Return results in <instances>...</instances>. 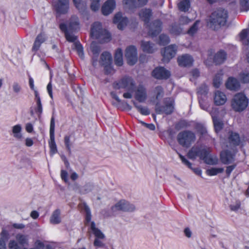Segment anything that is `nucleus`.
<instances>
[{
	"instance_id": "nucleus-1",
	"label": "nucleus",
	"mask_w": 249,
	"mask_h": 249,
	"mask_svg": "<svg viewBox=\"0 0 249 249\" xmlns=\"http://www.w3.org/2000/svg\"><path fill=\"white\" fill-rule=\"evenodd\" d=\"M90 35L93 38L98 39L101 42H108L110 39L109 33L99 22H95L92 25Z\"/></svg>"
},
{
	"instance_id": "nucleus-2",
	"label": "nucleus",
	"mask_w": 249,
	"mask_h": 249,
	"mask_svg": "<svg viewBox=\"0 0 249 249\" xmlns=\"http://www.w3.org/2000/svg\"><path fill=\"white\" fill-rule=\"evenodd\" d=\"M248 99L243 93H237L231 100V106L232 109L237 112L244 110L248 105Z\"/></svg>"
},
{
	"instance_id": "nucleus-3",
	"label": "nucleus",
	"mask_w": 249,
	"mask_h": 249,
	"mask_svg": "<svg viewBox=\"0 0 249 249\" xmlns=\"http://www.w3.org/2000/svg\"><path fill=\"white\" fill-rule=\"evenodd\" d=\"M177 140L182 146L189 147L195 141L196 136L190 131H184L178 134Z\"/></svg>"
},
{
	"instance_id": "nucleus-4",
	"label": "nucleus",
	"mask_w": 249,
	"mask_h": 249,
	"mask_svg": "<svg viewBox=\"0 0 249 249\" xmlns=\"http://www.w3.org/2000/svg\"><path fill=\"white\" fill-rule=\"evenodd\" d=\"M135 86L133 79L128 76H124L113 84L115 89H123L127 91H133Z\"/></svg>"
},
{
	"instance_id": "nucleus-5",
	"label": "nucleus",
	"mask_w": 249,
	"mask_h": 249,
	"mask_svg": "<svg viewBox=\"0 0 249 249\" xmlns=\"http://www.w3.org/2000/svg\"><path fill=\"white\" fill-rule=\"evenodd\" d=\"M227 11L220 9L212 14L211 17V23L215 26H224L227 22Z\"/></svg>"
},
{
	"instance_id": "nucleus-6",
	"label": "nucleus",
	"mask_w": 249,
	"mask_h": 249,
	"mask_svg": "<svg viewBox=\"0 0 249 249\" xmlns=\"http://www.w3.org/2000/svg\"><path fill=\"white\" fill-rule=\"evenodd\" d=\"M164 106L160 107L158 105L155 107L156 112L158 114L165 113L170 114L172 113L174 109V100L171 98H166L164 99Z\"/></svg>"
},
{
	"instance_id": "nucleus-7",
	"label": "nucleus",
	"mask_w": 249,
	"mask_h": 249,
	"mask_svg": "<svg viewBox=\"0 0 249 249\" xmlns=\"http://www.w3.org/2000/svg\"><path fill=\"white\" fill-rule=\"evenodd\" d=\"M125 56L129 65H134L138 60L137 51L136 47L134 46H130L127 47L125 51Z\"/></svg>"
},
{
	"instance_id": "nucleus-8",
	"label": "nucleus",
	"mask_w": 249,
	"mask_h": 249,
	"mask_svg": "<svg viewBox=\"0 0 249 249\" xmlns=\"http://www.w3.org/2000/svg\"><path fill=\"white\" fill-rule=\"evenodd\" d=\"M54 127L55 123L53 118L51 119L50 127V141L49 145L50 148V154L53 155L55 154L57 151V147L54 140Z\"/></svg>"
},
{
	"instance_id": "nucleus-9",
	"label": "nucleus",
	"mask_w": 249,
	"mask_h": 249,
	"mask_svg": "<svg viewBox=\"0 0 249 249\" xmlns=\"http://www.w3.org/2000/svg\"><path fill=\"white\" fill-rule=\"evenodd\" d=\"M111 61V54L108 52H104L101 55V60L99 63L105 66L106 72L108 74H111L114 72V70L111 66L109 65Z\"/></svg>"
},
{
	"instance_id": "nucleus-10",
	"label": "nucleus",
	"mask_w": 249,
	"mask_h": 249,
	"mask_svg": "<svg viewBox=\"0 0 249 249\" xmlns=\"http://www.w3.org/2000/svg\"><path fill=\"white\" fill-rule=\"evenodd\" d=\"M112 209L114 211L121 210L126 212H133L135 210V207L134 205L130 204L125 200H121L115 204Z\"/></svg>"
},
{
	"instance_id": "nucleus-11",
	"label": "nucleus",
	"mask_w": 249,
	"mask_h": 249,
	"mask_svg": "<svg viewBox=\"0 0 249 249\" xmlns=\"http://www.w3.org/2000/svg\"><path fill=\"white\" fill-rule=\"evenodd\" d=\"M177 49V46L175 45H172L165 48L163 52H162L163 62L167 63L174 57L176 53Z\"/></svg>"
},
{
	"instance_id": "nucleus-12",
	"label": "nucleus",
	"mask_w": 249,
	"mask_h": 249,
	"mask_svg": "<svg viewBox=\"0 0 249 249\" xmlns=\"http://www.w3.org/2000/svg\"><path fill=\"white\" fill-rule=\"evenodd\" d=\"M206 150H207L201 147L193 146L188 152V157L193 160L196 159L197 157L201 160L206 153Z\"/></svg>"
},
{
	"instance_id": "nucleus-13",
	"label": "nucleus",
	"mask_w": 249,
	"mask_h": 249,
	"mask_svg": "<svg viewBox=\"0 0 249 249\" xmlns=\"http://www.w3.org/2000/svg\"><path fill=\"white\" fill-rule=\"evenodd\" d=\"M134 96L135 99L139 102H145L147 98L146 88L143 86H139L135 90Z\"/></svg>"
},
{
	"instance_id": "nucleus-14",
	"label": "nucleus",
	"mask_w": 249,
	"mask_h": 249,
	"mask_svg": "<svg viewBox=\"0 0 249 249\" xmlns=\"http://www.w3.org/2000/svg\"><path fill=\"white\" fill-rule=\"evenodd\" d=\"M170 75V72L163 67L156 68L152 72V75L159 79H167Z\"/></svg>"
},
{
	"instance_id": "nucleus-15",
	"label": "nucleus",
	"mask_w": 249,
	"mask_h": 249,
	"mask_svg": "<svg viewBox=\"0 0 249 249\" xmlns=\"http://www.w3.org/2000/svg\"><path fill=\"white\" fill-rule=\"evenodd\" d=\"M115 6L116 2L114 0H107L102 6L103 14L105 16L110 14L115 9Z\"/></svg>"
},
{
	"instance_id": "nucleus-16",
	"label": "nucleus",
	"mask_w": 249,
	"mask_h": 249,
	"mask_svg": "<svg viewBox=\"0 0 249 249\" xmlns=\"http://www.w3.org/2000/svg\"><path fill=\"white\" fill-rule=\"evenodd\" d=\"M161 30V23L160 20H155L152 22L149 28V34L154 36L160 33Z\"/></svg>"
},
{
	"instance_id": "nucleus-17",
	"label": "nucleus",
	"mask_w": 249,
	"mask_h": 249,
	"mask_svg": "<svg viewBox=\"0 0 249 249\" xmlns=\"http://www.w3.org/2000/svg\"><path fill=\"white\" fill-rule=\"evenodd\" d=\"M113 22L115 24H117L118 29L122 30L126 25L127 19L125 17H123L122 13H118L115 15Z\"/></svg>"
},
{
	"instance_id": "nucleus-18",
	"label": "nucleus",
	"mask_w": 249,
	"mask_h": 249,
	"mask_svg": "<svg viewBox=\"0 0 249 249\" xmlns=\"http://www.w3.org/2000/svg\"><path fill=\"white\" fill-rule=\"evenodd\" d=\"M178 65L180 66H191L194 62V59L189 54H183L178 57Z\"/></svg>"
},
{
	"instance_id": "nucleus-19",
	"label": "nucleus",
	"mask_w": 249,
	"mask_h": 249,
	"mask_svg": "<svg viewBox=\"0 0 249 249\" xmlns=\"http://www.w3.org/2000/svg\"><path fill=\"white\" fill-rule=\"evenodd\" d=\"M214 103L216 106L224 105L227 101V99L226 95L219 90H216L214 94Z\"/></svg>"
},
{
	"instance_id": "nucleus-20",
	"label": "nucleus",
	"mask_w": 249,
	"mask_h": 249,
	"mask_svg": "<svg viewBox=\"0 0 249 249\" xmlns=\"http://www.w3.org/2000/svg\"><path fill=\"white\" fill-rule=\"evenodd\" d=\"M220 159L224 164H229L234 160V154L227 150L223 151L220 154Z\"/></svg>"
},
{
	"instance_id": "nucleus-21",
	"label": "nucleus",
	"mask_w": 249,
	"mask_h": 249,
	"mask_svg": "<svg viewBox=\"0 0 249 249\" xmlns=\"http://www.w3.org/2000/svg\"><path fill=\"white\" fill-rule=\"evenodd\" d=\"M154 94L155 98L153 100V102L155 104L156 106L160 105V101L163 97L164 95V91L163 88L160 86H158L154 89Z\"/></svg>"
},
{
	"instance_id": "nucleus-22",
	"label": "nucleus",
	"mask_w": 249,
	"mask_h": 249,
	"mask_svg": "<svg viewBox=\"0 0 249 249\" xmlns=\"http://www.w3.org/2000/svg\"><path fill=\"white\" fill-rule=\"evenodd\" d=\"M226 86L230 90H237L239 89L240 85L236 79L230 77L226 83Z\"/></svg>"
},
{
	"instance_id": "nucleus-23",
	"label": "nucleus",
	"mask_w": 249,
	"mask_h": 249,
	"mask_svg": "<svg viewBox=\"0 0 249 249\" xmlns=\"http://www.w3.org/2000/svg\"><path fill=\"white\" fill-rule=\"evenodd\" d=\"M12 135L18 140H22L23 138L22 134V126L20 124H17L13 126L11 128Z\"/></svg>"
},
{
	"instance_id": "nucleus-24",
	"label": "nucleus",
	"mask_w": 249,
	"mask_h": 249,
	"mask_svg": "<svg viewBox=\"0 0 249 249\" xmlns=\"http://www.w3.org/2000/svg\"><path fill=\"white\" fill-rule=\"evenodd\" d=\"M66 26L69 30L75 31L78 30L80 28V25L78 18L76 16H72Z\"/></svg>"
},
{
	"instance_id": "nucleus-25",
	"label": "nucleus",
	"mask_w": 249,
	"mask_h": 249,
	"mask_svg": "<svg viewBox=\"0 0 249 249\" xmlns=\"http://www.w3.org/2000/svg\"><path fill=\"white\" fill-rule=\"evenodd\" d=\"M90 50L92 53V64L95 66L97 62V58L100 49L95 43L92 42L90 45Z\"/></svg>"
},
{
	"instance_id": "nucleus-26",
	"label": "nucleus",
	"mask_w": 249,
	"mask_h": 249,
	"mask_svg": "<svg viewBox=\"0 0 249 249\" xmlns=\"http://www.w3.org/2000/svg\"><path fill=\"white\" fill-rule=\"evenodd\" d=\"M60 28L62 31L65 33V37L68 41L73 42L76 39V37L70 33L71 31L67 29L66 24L64 23L61 24Z\"/></svg>"
},
{
	"instance_id": "nucleus-27",
	"label": "nucleus",
	"mask_w": 249,
	"mask_h": 249,
	"mask_svg": "<svg viewBox=\"0 0 249 249\" xmlns=\"http://www.w3.org/2000/svg\"><path fill=\"white\" fill-rule=\"evenodd\" d=\"M57 11L58 13L64 14L67 12L69 9L68 0H58Z\"/></svg>"
},
{
	"instance_id": "nucleus-28",
	"label": "nucleus",
	"mask_w": 249,
	"mask_h": 249,
	"mask_svg": "<svg viewBox=\"0 0 249 249\" xmlns=\"http://www.w3.org/2000/svg\"><path fill=\"white\" fill-rule=\"evenodd\" d=\"M240 41L249 47V28L243 30L239 35Z\"/></svg>"
},
{
	"instance_id": "nucleus-29",
	"label": "nucleus",
	"mask_w": 249,
	"mask_h": 249,
	"mask_svg": "<svg viewBox=\"0 0 249 249\" xmlns=\"http://www.w3.org/2000/svg\"><path fill=\"white\" fill-rule=\"evenodd\" d=\"M61 211L60 209L54 210L52 213L50 218V222L53 224H58L61 221Z\"/></svg>"
},
{
	"instance_id": "nucleus-30",
	"label": "nucleus",
	"mask_w": 249,
	"mask_h": 249,
	"mask_svg": "<svg viewBox=\"0 0 249 249\" xmlns=\"http://www.w3.org/2000/svg\"><path fill=\"white\" fill-rule=\"evenodd\" d=\"M90 229L92 233L95 236V238H99L100 239H104L105 238V234L96 227L94 222L91 223Z\"/></svg>"
},
{
	"instance_id": "nucleus-31",
	"label": "nucleus",
	"mask_w": 249,
	"mask_h": 249,
	"mask_svg": "<svg viewBox=\"0 0 249 249\" xmlns=\"http://www.w3.org/2000/svg\"><path fill=\"white\" fill-rule=\"evenodd\" d=\"M201 160H203L207 164L215 165L218 162V159L215 156H212L209 155L208 151L206 150V153L204 155L203 157Z\"/></svg>"
},
{
	"instance_id": "nucleus-32",
	"label": "nucleus",
	"mask_w": 249,
	"mask_h": 249,
	"mask_svg": "<svg viewBox=\"0 0 249 249\" xmlns=\"http://www.w3.org/2000/svg\"><path fill=\"white\" fill-rule=\"evenodd\" d=\"M9 238V233L7 231L2 230L0 234V249H6V242Z\"/></svg>"
},
{
	"instance_id": "nucleus-33",
	"label": "nucleus",
	"mask_w": 249,
	"mask_h": 249,
	"mask_svg": "<svg viewBox=\"0 0 249 249\" xmlns=\"http://www.w3.org/2000/svg\"><path fill=\"white\" fill-rule=\"evenodd\" d=\"M141 47L144 52L148 53H153L156 50L154 45L149 41H142Z\"/></svg>"
},
{
	"instance_id": "nucleus-34",
	"label": "nucleus",
	"mask_w": 249,
	"mask_h": 249,
	"mask_svg": "<svg viewBox=\"0 0 249 249\" xmlns=\"http://www.w3.org/2000/svg\"><path fill=\"white\" fill-rule=\"evenodd\" d=\"M151 16V11L149 9H142L139 13L140 18L145 23L148 22Z\"/></svg>"
},
{
	"instance_id": "nucleus-35",
	"label": "nucleus",
	"mask_w": 249,
	"mask_h": 249,
	"mask_svg": "<svg viewBox=\"0 0 249 249\" xmlns=\"http://www.w3.org/2000/svg\"><path fill=\"white\" fill-rule=\"evenodd\" d=\"M46 39L45 36L43 34L38 35L36 38L33 50L37 51L39 48L41 44L45 41Z\"/></svg>"
},
{
	"instance_id": "nucleus-36",
	"label": "nucleus",
	"mask_w": 249,
	"mask_h": 249,
	"mask_svg": "<svg viewBox=\"0 0 249 249\" xmlns=\"http://www.w3.org/2000/svg\"><path fill=\"white\" fill-rule=\"evenodd\" d=\"M178 154L182 163H183L185 165L187 166L190 169H192L196 175H201L202 171L199 168H192V164L184 156H183L179 153H178Z\"/></svg>"
},
{
	"instance_id": "nucleus-37",
	"label": "nucleus",
	"mask_w": 249,
	"mask_h": 249,
	"mask_svg": "<svg viewBox=\"0 0 249 249\" xmlns=\"http://www.w3.org/2000/svg\"><path fill=\"white\" fill-rule=\"evenodd\" d=\"M230 146L238 145L239 144L240 140L238 134L231 132L229 138Z\"/></svg>"
},
{
	"instance_id": "nucleus-38",
	"label": "nucleus",
	"mask_w": 249,
	"mask_h": 249,
	"mask_svg": "<svg viewBox=\"0 0 249 249\" xmlns=\"http://www.w3.org/2000/svg\"><path fill=\"white\" fill-rule=\"evenodd\" d=\"M210 114L212 117L213 125L214 127L216 133H218L220 131L223 127V123L221 121L218 119L213 113L211 112Z\"/></svg>"
},
{
	"instance_id": "nucleus-39",
	"label": "nucleus",
	"mask_w": 249,
	"mask_h": 249,
	"mask_svg": "<svg viewBox=\"0 0 249 249\" xmlns=\"http://www.w3.org/2000/svg\"><path fill=\"white\" fill-rule=\"evenodd\" d=\"M115 62L118 66H121L123 64V52L121 49H118L116 51Z\"/></svg>"
},
{
	"instance_id": "nucleus-40",
	"label": "nucleus",
	"mask_w": 249,
	"mask_h": 249,
	"mask_svg": "<svg viewBox=\"0 0 249 249\" xmlns=\"http://www.w3.org/2000/svg\"><path fill=\"white\" fill-rule=\"evenodd\" d=\"M134 107L137 108L138 111L142 115H148L150 114V111L146 107H143L141 105H139L135 101H133Z\"/></svg>"
},
{
	"instance_id": "nucleus-41",
	"label": "nucleus",
	"mask_w": 249,
	"mask_h": 249,
	"mask_svg": "<svg viewBox=\"0 0 249 249\" xmlns=\"http://www.w3.org/2000/svg\"><path fill=\"white\" fill-rule=\"evenodd\" d=\"M16 239L19 246L27 245L28 243V237L27 235L22 234H18L16 236Z\"/></svg>"
},
{
	"instance_id": "nucleus-42",
	"label": "nucleus",
	"mask_w": 249,
	"mask_h": 249,
	"mask_svg": "<svg viewBox=\"0 0 249 249\" xmlns=\"http://www.w3.org/2000/svg\"><path fill=\"white\" fill-rule=\"evenodd\" d=\"M35 100L36 102V112L38 114V116H40L42 111V106L40 98L39 97V94L36 93L35 96Z\"/></svg>"
},
{
	"instance_id": "nucleus-43",
	"label": "nucleus",
	"mask_w": 249,
	"mask_h": 249,
	"mask_svg": "<svg viewBox=\"0 0 249 249\" xmlns=\"http://www.w3.org/2000/svg\"><path fill=\"white\" fill-rule=\"evenodd\" d=\"M225 59V53L224 51H219L215 55L213 60L216 64H221Z\"/></svg>"
},
{
	"instance_id": "nucleus-44",
	"label": "nucleus",
	"mask_w": 249,
	"mask_h": 249,
	"mask_svg": "<svg viewBox=\"0 0 249 249\" xmlns=\"http://www.w3.org/2000/svg\"><path fill=\"white\" fill-rule=\"evenodd\" d=\"M224 171L223 168H211L206 170V173L209 176H213L221 173Z\"/></svg>"
},
{
	"instance_id": "nucleus-45",
	"label": "nucleus",
	"mask_w": 249,
	"mask_h": 249,
	"mask_svg": "<svg viewBox=\"0 0 249 249\" xmlns=\"http://www.w3.org/2000/svg\"><path fill=\"white\" fill-rule=\"evenodd\" d=\"M190 3L189 0H183L178 5V8L182 11H187L190 8Z\"/></svg>"
},
{
	"instance_id": "nucleus-46",
	"label": "nucleus",
	"mask_w": 249,
	"mask_h": 249,
	"mask_svg": "<svg viewBox=\"0 0 249 249\" xmlns=\"http://www.w3.org/2000/svg\"><path fill=\"white\" fill-rule=\"evenodd\" d=\"M222 73H218L213 78V85L216 88H218L222 83Z\"/></svg>"
},
{
	"instance_id": "nucleus-47",
	"label": "nucleus",
	"mask_w": 249,
	"mask_h": 249,
	"mask_svg": "<svg viewBox=\"0 0 249 249\" xmlns=\"http://www.w3.org/2000/svg\"><path fill=\"white\" fill-rule=\"evenodd\" d=\"M75 48L76 49V51L77 52V53H78L79 57L83 59L84 58V52H83V49L81 45L79 43H74Z\"/></svg>"
},
{
	"instance_id": "nucleus-48",
	"label": "nucleus",
	"mask_w": 249,
	"mask_h": 249,
	"mask_svg": "<svg viewBox=\"0 0 249 249\" xmlns=\"http://www.w3.org/2000/svg\"><path fill=\"white\" fill-rule=\"evenodd\" d=\"M12 89L14 93L18 94L21 90V86L19 83L14 82L12 85Z\"/></svg>"
},
{
	"instance_id": "nucleus-49",
	"label": "nucleus",
	"mask_w": 249,
	"mask_h": 249,
	"mask_svg": "<svg viewBox=\"0 0 249 249\" xmlns=\"http://www.w3.org/2000/svg\"><path fill=\"white\" fill-rule=\"evenodd\" d=\"M8 247L9 249H21L18 241L13 239L9 241Z\"/></svg>"
},
{
	"instance_id": "nucleus-50",
	"label": "nucleus",
	"mask_w": 249,
	"mask_h": 249,
	"mask_svg": "<svg viewBox=\"0 0 249 249\" xmlns=\"http://www.w3.org/2000/svg\"><path fill=\"white\" fill-rule=\"evenodd\" d=\"M74 4L76 8L79 10L80 12L84 11L86 8V5L84 2L81 1H77L76 0H73Z\"/></svg>"
},
{
	"instance_id": "nucleus-51",
	"label": "nucleus",
	"mask_w": 249,
	"mask_h": 249,
	"mask_svg": "<svg viewBox=\"0 0 249 249\" xmlns=\"http://www.w3.org/2000/svg\"><path fill=\"white\" fill-rule=\"evenodd\" d=\"M199 24V21H196L194 25L188 31V34L190 35H193L195 34L198 30Z\"/></svg>"
},
{
	"instance_id": "nucleus-52",
	"label": "nucleus",
	"mask_w": 249,
	"mask_h": 249,
	"mask_svg": "<svg viewBox=\"0 0 249 249\" xmlns=\"http://www.w3.org/2000/svg\"><path fill=\"white\" fill-rule=\"evenodd\" d=\"M85 211L86 212V224L88 226H89L90 227V224L92 222L90 221L91 217V214H90V210H89V208L87 206H85Z\"/></svg>"
},
{
	"instance_id": "nucleus-53",
	"label": "nucleus",
	"mask_w": 249,
	"mask_h": 249,
	"mask_svg": "<svg viewBox=\"0 0 249 249\" xmlns=\"http://www.w3.org/2000/svg\"><path fill=\"white\" fill-rule=\"evenodd\" d=\"M240 80L243 83L249 82V72H243L239 75Z\"/></svg>"
},
{
	"instance_id": "nucleus-54",
	"label": "nucleus",
	"mask_w": 249,
	"mask_h": 249,
	"mask_svg": "<svg viewBox=\"0 0 249 249\" xmlns=\"http://www.w3.org/2000/svg\"><path fill=\"white\" fill-rule=\"evenodd\" d=\"M100 0H90V7L92 10L96 11L99 9L100 6Z\"/></svg>"
},
{
	"instance_id": "nucleus-55",
	"label": "nucleus",
	"mask_w": 249,
	"mask_h": 249,
	"mask_svg": "<svg viewBox=\"0 0 249 249\" xmlns=\"http://www.w3.org/2000/svg\"><path fill=\"white\" fill-rule=\"evenodd\" d=\"M136 0H123V3L126 8H132L136 7Z\"/></svg>"
},
{
	"instance_id": "nucleus-56",
	"label": "nucleus",
	"mask_w": 249,
	"mask_h": 249,
	"mask_svg": "<svg viewBox=\"0 0 249 249\" xmlns=\"http://www.w3.org/2000/svg\"><path fill=\"white\" fill-rule=\"evenodd\" d=\"M241 206V203L239 200H235L234 202H232L230 205V209L232 211H236L240 209Z\"/></svg>"
},
{
	"instance_id": "nucleus-57",
	"label": "nucleus",
	"mask_w": 249,
	"mask_h": 249,
	"mask_svg": "<svg viewBox=\"0 0 249 249\" xmlns=\"http://www.w3.org/2000/svg\"><path fill=\"white\" fill-rule=\"evenodd\" d=\"M169 42V38L168 36L165 35H161L160 36L159 43L160 45H164Z\"/></svg>"
},
{
	"instance_id": "nucleus-58",
	"label": "nucleus",
	"mask_w": 249,
	"mask_h": 249,
	"mask_svg": "<svg viewBox=\"0 0 249 249\" xmlns=\"http://www.w3.org/2000/svg\"><path fill=\"white\" fill-rule=\"evenodd\" d=\"M199 103L200 107L202 109L208 111L209 104L206 101L201 99L200 97H199Z\"/></svg>"
},
{
	"instance_id": "nucleus-59",
	"label": "nucleus",
	"mask_w": 249,
	"mask_h": 249,
	"mask_svg": "<svg viewBox=\"0 0 249 249\" xmlns=\"http://www.w3.org/2000/svg\"><path fill=\"white\" fill-rule=\"evenodd\" d=\"M29 86L32 90L34 91L35 96H36V93H38L34 85V80L33 78L31 77H29Z\"/></svg>"
},
{
	"instance_id": "nucleus-60",
	"label": "nucleus",
	"mask_w": 249,
	"mask_h": 249,
	"mask_svg": "<svg viewBox=\"0 0 249 249\" xmlns=\"http://www.w3.org/2000/svg\"><path fill=\"white\" fill-rule=\"evenodd\" d=\"M240 4L244 10H247L249 9V0H240Z\"/></svg>"
},
{
	"instance_id": "nucleus-61",
	"label": "nucleus",
	"mask_w": 249,
	"mask_h": 249,
	"mask_svg": "<svg viewBox=\"0 0 249 249\" xmlns=\"http://www.w3.org/2000/svg\"><path fill=\"white\" fill-rule=\"evenodd\" d=\"M208 90V87L205 85H203L199 88L198 92L200 94H205L207 93Z\"/></svg>"
},
{
	"instance_id": "nucleus-62",
	"label": "nucleus",
	"mask_w": 249,
	"mask_h": 249,
	"mask_svg": "<svg viewBox=\"0 0 249 249\" xmlns=\"http://www.w3.org/2000/svg\"><path fill=\"white\" fill-rule=\"evenodd\" d=\"M25 128L28 133H32L34 130V125L31 123H28L25 124Z\"/></svg>"
},
{
	"instance_id": "nucleus-63",
	"label": "nucleus",
	"mask_w": 249,
	"mask_h": 249,
	"mask_svg": "<svg viewBox=\"0 0 249 249\" xmlns=\"http://www.w3.org/2000/svg\"><path fill=\"white\" fill-rule=\"evenodd\" d=\"M102 239H100L99 238H95L94 241V245L95 247H102L104 246V244Z\"/></svg>"
},
{
	"instance_id": "nucleus-64",
	"label": "nucleus",
	"mask_w": 249,
	"mask_h": 249,
	"mask_svg": "<svg viewBox=\"0 0 249 249\" xmlns=\"http://www.w3.org/2000/svg\"><path fill=\"white\" fill-rule=\"evenodd\" d=\"M25 144L27 147H31L34 144V141L30 138H27L25 140Z\"/></svg>"
}]
</instances>
